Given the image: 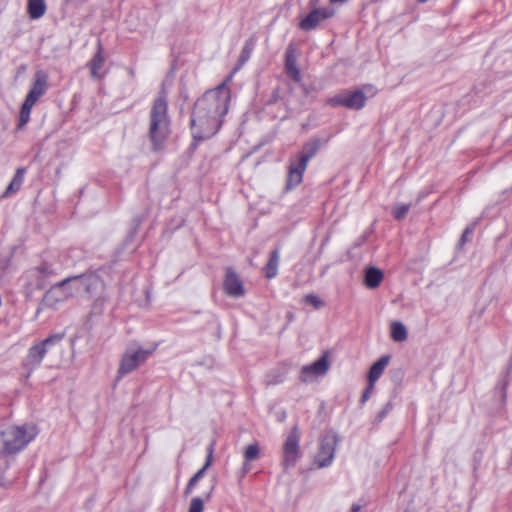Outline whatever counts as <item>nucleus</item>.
<instances>
[{"mask_svg": "<svg viewBox=\"0 0 512 512\" xmlns=\"http://www.w3.org/2000/svg\"><path fill=\"white\" fill-rule=\"evenodd\" d=\"M25 173L26 169L23 167H20L16 170L13 179L11 180V182L9 183L5 192L2 195V198L9 197L10 195L15 194L20 190L24 180Z\"/></svg>", "mask_w": 512, "mask_h": 512, "instance_id": "obj_20", "label": "nucleus"}, {"mask_svg": "<svg viewBox=\"0 0 512 512\" xmlns=\"http://www.w3.org/2000/svg\"><path fill=\"white\" fill-rule=\"evenodd\" d=\"M337 437L334 434H325L320 441V448L316 455V463L319 468L330 465L334 458Z\"/></svg>", "mask_w": 512, "mask_h": 512, "instance_id": "obj_8", "label": "nucleus"}, {"mask_svg": "<svg viewBox=\"0 0 512 512\" xmlns=\"http://www.w3.org/2000/svg\"><path fill=\"white\" fill-rule=\"evenodd\" d=\"M28 14L32 19H39L46 12V4L44 0H28Z\"/></svg>", "mask_w": 512, "mask_h": 512, "instance_id": "obj_23", "label": "nucleus"}, {"mask_svg": "<svg viewBox=\"0 0 512 512\" xmlns=\"http://www.w3.org/2000/svg\"><path fill=\"white\" fill-rule=\"evenodd\" d=\"M63 285L55 284L47 290L42 298L41 305L46 308H56L58 304L67 301V292L62 289Z\"/></svg>", "mask_w": 512, "mask_h": 512, "instance_id": "obj_16", "label": "nucleus"}, {"mask_svg": "<svg viewBox=\"0 0 512 512\" xmlns=\"http://www.w3.org/2000/svg\"><path fill=\"white\" fill-rule=\"evenodd\" d=\"M389 361H390L389 355L382 356L378 361H376L370 367V370L368 373V381L375 383L382 375L384 369L389 364Z\"/></svg>", "mask_w": 512, "mask_h": 512, "instance_id": "obj_21", "label": "nucleus"}, {"mask_svg": "<svg viewBox=\"0 0 512 512\" xmlns=\"http://www.w3.org/2000/svg\"><path fill=\"white\" fill-rule=\"evenodd\" d=\"M346 0H330L331 3H336V2H345Z\"/></svg>", "mask_w": 512, "mask_h": 512, "instance_id": "obj_42", "label": "nucleus"}, {"mask_svg": "<svg viewBox=\"0 0 512 512\" xmlns=\"http://www.w3.org/2000/svg\"><path fill=\"white\" fill-rule=\"evenodd\" d=\"M56 270L47 262L41 263L39 266L32 268L28 273L30 279L29 286H35L37 289H43L47 280L55 276Z\"/></svg>", "mask_w": 512, "mask_h": 512, "instance_id": "obj_11", "label": "nucleus"}, {"mask_svg": "<svg viewBox=\"0 0 512 512\" xmlns=\"http://www.w3.org/2000/svg\"><path fill=\"white\" fill-rule=\"evenodd\" d=\"M244 460L255 461L260 457V447L257 442L248 445L243 451Z\"/></svg>", "mask_w": 512, "mask_h": 512, "instance_id": "obj_28", "label": "nucleus"}, {"mask_svg": "<svg viewBox=\"0 0 512 512\" xmlns=\"http://www.w3.org/2000/svg\"><path fill=\"white\" fill-rule=\"evenodd\" d=\"M169 125L167 99L164 94H161L154 100L150 112L149 137L154 150H158L166 140Z\"/></svg>", "mask_w": 512, "mask_h": 512, "instance_id": "obj_2", "label": "nucleus"}, {"mask_svg": "<svg viewBox=\"0 0 512 512\" xmlns=\"http://www.w3.org/2000/svg\"><path fill=\"white\" fill-rule=\"evenodd\" d=\"M333 15L334 10L331 8H314L300 21L299 28L303 31L314 30Z\"/></svg>", "mask_w": 512, "mask_h": 512, "instance_id": "obj_10", "label": "nucleus"}, {"mask_svg": "<svg viewBox=\"0 0 512 512\" xmlns=\"http://www.w3.org/2000/svg\"><path fill=\"white\" fill-rule=\"evenodd\" d=\"M278 264H279V250L274 249L271 252L268 263L266 264V266L264 268L265 276L267 279H272L277 275Z\"/></svg>", "mask_w": 512, "mask_h": 512, "instance_id": "obj_24", "label": "nucleus"}, {"mask_svg": "<svg viewBox=\"0 0 512 512\" xmlns=\"http://www.w3.org/2000/svg\"><path fill=\"white\" fill-rule=\"evenodd\" d=\"M64 335V333L53 334L31 346L25 358L24 367L29 371L38 367L47 352L50 351L52 347L58 345L63 340Z\"/></svg>", "mask_w": 512, "mask_h": 512, "instance_id": "obj_5", "label": "nucleus"}, {"mask_svg": "<svg viewBox=\"0 0 512 512\" xmlns=\"http://www.w3.org/2000/svg\"><path fill=\"white\" fill-rule=\"evenodd\" d=\"M472 232H473V226H468V227L464 230V232H463V234H462V236H461V239H460V244H461V245H463V244L466 242V240H467V236H468L469 234H471Z\"/></svg>", "mask_w": 512, "mask_h": 512, "instance_id": "obj_35", "label": "nucleus"}, {"mask_svg": "<svg viewBox=\"0 0 512 512\" xmlns=\"http://www.w3.org/2000/svg\"><path fill=\"white\" fill-rule=\"evenodd\" d=\"M285 69L288 76L295 82H299L301 80V73L297 67L295 50L292 46H289L285 53Z\"/></svg>", "mask_w": 512, "mask_h": 512, "instance_id": "obj_19", "label": "nucleus"}, {"mask_svg": "<svg viewBox=\"0 0 512 512\" xmlns=\"http://www.w3.org/2000/svg\"><path fill=\"white\" fill-rule=\"evenodd\" d=\"M213 490H214V485H212V486L210 487L209 491L205 494V499H209V498H210V496H211V494H212Z\"/></svg>", "mask_w": 512, "mask_h": 512, "instance_id": "obj_39", "label": "nucleus"}, {"mask_svg": "<svg viewBox=\"0 0 512 512\" xmlns=\"http://www.w3.org/2000/svg\"><path fill=\"white\" fill-rule=\"evenodd\" d=\"M364 88H365L366 90H372V89H373V87H372V86H365Z\"/></svg>", "mask_w": 512, "mask_h": 512, "instance_id": "obj_43", "label": "nucleus"}, {"mask_svg": "<svg viewBox=\"0 0 512 512\" xmlns=\"http://www.w3.org/2000/svg\"><path fill=\"white\" fill-rule=\"evenodd\" d=\"M48 88V75L46 72L39 70L34 74V81L31 89L26 95L25 100L35 104Z\"/></svg>", "mask_w": 512, "mask_h": 512, "instance_id": "obj_13", "label": "nucleus"}, {"mask_svg": "<svg viewBox=\"0 0 512 512\" xmlns=\"http://www.w3.org/2000/svg\"><path fill=\"white\" fill-rule=\"evenodd\" d=\"M284 379H285V371L275 369L267 375L266 384L268 386L277 385V384L282 383L284 381Z\"/></svg>", "mask_w": 512, "mask_h": 512, "instance_id": "obj_29", "label": "nucleus"}, {"mask_svg": "<svg viewBox=\"0 0 512 512\" xmlns=\"http://www.w3.org/2000/svg\"><path fill=\"white\" fill-rule=\"evenodd\" d=\"M213 452H214V445L210 444L207 449V457L206 461L201 469H199L188 481L187 486L185 488L184 494L187 496L193 492V489L197 485L198 481L202 479L205 475V472L207 469L211 466L213 462Z\"/></svg>", "mask_w": 512, "mask_h": 512, "instance_id": "obj_18", "label": "nucleus"}, {"mask_svg": "<svg viewBox=\"0 0 512 512\" xmlns=\"http://www.w3.org/2000/svg\"><path fill=\"white\" fill-rule=\"evenodd\" d=\"M360 510H361V505H359V504H353L351 507V512H360Z\"/></svg>", "mask_w": 512, "mask_h": 512, "instance_id": "obj_38", "label": "nucleus"}, {"mask_svg": "<svg viewBox=\"0 0 512 512\" xmlns=\"http://www.w3.org/2000/svg\"><path fill=\"white\" fill-rule=\"evenodd\" d=\"M332 103L349 109L360 110L365 106L366 96L363 90L345 92L335 96Z\"/></svg>", "mask_w": 512, "mask_h": 512, "instance_id": "obj_12", "label": "nucleus"}, {"mask_svg": "<svg viewBox=\"0 0 512 512\" xmlns=\"http://www.w3.org/2000/svg\"><path fill=\"white\" fill-rule=\"evenodd\" d=\"M253 50V44L251 42H246L244 47L242 48L238 65L235 68V71L238 70L251 56Z\"/></svg>", "mask_w": 512, "mask_h": 512, "instance_id": "obj_30", "label": "nucleus"}, {"mask_svg": "<svg viewBox=\"0 0 512 512\" xmlns=\"http://www.w3.org/2000/svg\"><path fill=\"white\" fill-rule=\"evenodd\" d=\"M300 433L297 427H293L283 445L282 464L285 469L294 467L301 456Z\"/></svg>", "mask_w": 512, "mask_h": 512, "instance_id": "obj_6", "label": "nucleus"}, {"mask_svg": "<svg viewBox=\"0 0 512 512\" xmlns=\"http://www.w3.org/2000/svg\"><path fill=\"white\" fill-rule=\"evenodd\" d=\"M330 368L328 352H325L317 361L310 365L303 366L300 372L302 382H310L313 379L324 376Z\"/></svg>", "mask_w": 512, "mask_h": 512, "instance_id": "obj_9", "label": "nucleus"}, {"mask_svg": "<svg viewBox=\"0 0 512 512\" xmlns=\"http://www.w3.org/2000/svg\"><path fill=\"white\" fill-rule=\"evenodd\" d=\"M407 337V329L401 322L396 321L391 324V338L395 342H403Z\"/></svg>", "mask_w": 512, "mask_h": 512, "instance_id": "obj_26", "label": "nucleus"}, {"mask_svg": "<svg viewBox=\"0 0 512 512\" xmlns=\"http://www.w3.org/2000/svg\"><path fill=\"white\" fill-rule=\"evenodd\" d=\"M389 408H390V404H387L386 407L379 413V415H378L379 420H382L385 417Z\"/></svg>", "mask_w": 512, "mask_h": 512, "instance_id": "obj_37", "label": "nucleus"}, {"mask_svg": "<svg viewBox=\"0 0 512 512\" xmlns=\"http://www.w3.org/2000/svg\"><path fill=\"white\" fill-rule=\"evenodd\" d=\"M383 280V273L380 269L370 267L365 273V284L368 288H377Z\"/></svg>", "mask_w": 512, "mask_h": 512, "instance_id": "obj_22", "label": "nucleus"}, {"mask_svg": "<svg viewBox=\"0 0 512 512\" xmlns=\"http://www.w3.org/2000/svg\"><path fill=\"white\" fill-rule=\"evenodd\" d=\"M374 385H375V383L368 381V385L361 396L362 403H364L365 401H367L369 399L370 394L372 393V391L374 389Z\"/></svg>", "mask_w": 512, "mask_h": 512, "instance_id": "obj_34", "label": "nucleus"}, {"mask_svg": "<svg viewBox=\"0 0 512 512\" xmlns=\"http://www.w3.org/2000/svg\"><path fill=\"white\" fill-rule=\"evenodd\" d=\"M204 508V499L201 497H194L191 499L189 512H202Z\"/></svg>", "mask_w": 512, "mask_h": 512, "instance_id": "obj_33", "label": "nucleus"}, {"mask_svg": "<svg viewBox=\"0 0 512 512\" xmlns=\"http://www.w3.org/2000/svg\"><path fill=\"white\" fill-rule=\"evenodd\" d=\"M223 285L226 294L231 297H241L245 294L243 283L232 268H227Z\"/></svg>", "mask_w": 512, "mask_h": 512, "instance_id": "obj_14", "label": "nucleus"}, {"mask_svg": "<svg viewBox=\"0 0 512 512\" xmlns=\"http://www.w3.org/2000/svg\"><path fill=\"white\" fill-rule=\"evenodd\" d=\"M58 285H63L62 289L68 294L67 300L80 292L78 276L68 277L58 282Z\"/></svg>", "mask_w": 512, "mask_h": 512, "instance_id": "obj_25", "label": "nucleus"}, {"mask_svg": "<svg viewBox=\"0 0 512 512\" xmlns=\"http://www.w3.org/2000/svg\"><path fill=\"white\" fill-rule=\"evenodd\" d=\"M318 2H319V0H311V1H310V4H311L312 6H316V5L318 4Z\"/></svg>", "mask_w": 512, "mask_h": 512, "instance_id": "obj_40", "label": "nucleus"}, {"mask_svg": "<svg viewBox=\"0 0 512 512\" xmlns=\"http://www.w3.org/2000/svg\"><path fill=\"white\" fill-rule=\"evenodd\" d=\"M103 53L104 49L101 42L99 41L97 44V51L88 63L90 74L93 79H102L106 74V72L103 71L105 64V57Z\"/></svg>", "mask_w": 512, "mask_h": 512, "instance_id": "obj_17", "label": "nucleus"}, {"mask_svg": "<svg viewBox=\"0 0 512 512\" xmlns=\"http://www.w3.org/2000/svg\"><path fill=\"white\" fill-rule=\"evenodd\" d=\"M251 461L244 460L241 468V477H244L251 470Z\"/></svg>", "mask_w": 512, "mask_h": 512, "instance_id": "obj_36", "label": "nucleus"}, {"mask_svg": "<svg viewBox=\"0 0 512 512\" xmlns=\"http://www.w3.org/2000/svg\"><path fill=\"white\" fill-rule=\"evenodd\" d=\"M231 78L232 75L195 102L191 114V129L195 140L208 139L220 129L229 109L230 90L226 83Z\"/></svg>", "mask_w": 512, "mask_h": 512, "instance_id": "obj_1", "label": "nucleus"}, {"mask_svg": "<svg viewBox=\"0 0 512 512\" xmlns=\"http://www.w3.org/2000/svg\"><path fill=\"white\" fill-rule=\"evenodd\" d=\"M31 293H32V289H30L29 287H27V296H31Z\"/></svg>", "mask_w": 512, "mask_h": 512, "instance_id": "obj_41", "label": "nucleus"}, {"mask_svg": "<svg viewBox=\"0 0 512 512\" xmlns=\"http://www.w3.org/2000/svg\"><path fill=\"white\" fill-rule=\"evenodd\" d=\"M410 204H401L394 207L392 214L396 220H402L409 212Z\"/></svg>", "mask_w": 512, "mask_h": 512, "instance_id": "obj_31", "label": "nucleus"}, {"mask_svg": "<svg viewBox=\"0 0 512 512\" xmlns=\"http://www.w3.org/2000/svg\"><path fill=\"white\" fill-rule=\"evenodd\" d=\"M35 435L33 427L6 426L0 429V454L17 453L33 440Z\"/></svg>", "mask_w": 512, "mask_h": 512, "instance_id": "obj_3", "label": "nucleus"}, {"mask_svg": "<svg viewBox=\"0 0 512 512\" xmlns=\"http://www.w3.org/2000/svg\"><path fill=\"white\" fill-rule=\"evenodd\" d=\"M320 146L321 142L319 139H313L304 144L298 161L290 162L286 180V189H292L302 182L303 174L307 168L308 162L316 155Z\"/></svg>", "mask_w": 512, "mask_h": 512, "instance_id": "obj_4", "label": "nucleus"}, {"mask_svg": "<svg viewBox=\"0 0 512 512\" xmlns=\"http://www.w3.org/2000/svg\"><path fill=\"white\" fill-rule=\"evenodd\" d=\"M34 105L35 104H33L27 100H24L21 110H20L18 129H23L24 126L29 122L31 110Z\"/></svg>", "mask_w": 512, "mask_h": 512, "instance_id": "obj_27", "label": "nucleus"}, {"mask_svg": "<svg viewBox=\"0 0 512 512\" xmlns=\"http://www.w3.org/2000/svg\"><path fill=\"white\" fill-rule=\"evenodd\" d=\"M304 302L312 305L315 309H320L324 306V302L315 294H307L304 297Z\"/></svg>", "mask_w": 512, "mask_h": 512, "instance_id": "obj_32", "label": "nucleus"}, {"mask_svg": "<svg viewBox=\"0 0 512 512\" xmlns=\"http://www.w3.org/2000/svg\"><path fill=\"white\" fill-rule=\"evenodd\" d=\"M80 292L86 293L89 297L95 295L104 286L103 280L97 274L78 275Z\"/></svg>", "mask_w": 512, "mask_h": 512, "instance_id": "obj_15", "label": "nucleus"}, {"mask_svg": "<svg viewBox=\"0 0 512 512\" xmlns=\"http://www.w3.org/2000/svg\"><path fill=\"white\" fill-rule=\"evenodd\" d=\"M152 353L153 350L141 348L137 350H127L122 356L118 374L123 376L132 372L144 363Z\"/></svg>", "mask_w": 512, "mask_h": 512, "instance_id": "obj_7", "label": "nucleus"}]
</instances>
